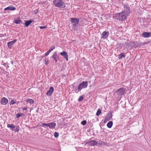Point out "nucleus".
<instances>
[{
	"mask_svg": "<svg viewBox=\"0 0 151 151\" xmlns=\"http://www.w3.org/2000/svg\"><path fill=\"white\" fill-rule=\"evenodd\" d=\"M130 7L127 5L124 4V10L121 12L115 14V18L117 20L121 21L126 20L127 17L129 16L130 13Z\"/></svg>",
	"mask_w": 151,
	"mask_h": 151,
	"instance_id": "f257e3e1",
	"label": "nucleus"
},
{
	"mask_svg": "<svg viewBox=\"0 0 151 151\" xmlns=\"http://www.w3.org/2000/svg\"><path fill=\"white\" fill-rule=\"evenodd\" d=\"M88 85V83L87 81H83L79 85L77 88L76 87H74L75 89L74 91L76 93H78L82 89L86 88Z\"/></svg>",
	"mask_w": 151,
	"mask_h": 151,
	"instance_id": "f03ea898",
	"label": "nucleus"
},
{
	"mask_svg": "<svg viewBox=\"0 0 151 151\" xmlns=\"http://www.w3.org/2000/svg\"><path fill=\"white\" fill-rule=\"evenodd\" d=\"M53 3L54 5L57 7L64 8L65 7V4L63 0H54Z\"/></svg>",
	"mask_w": 151,
	"mask_h": 151,
	"instance_id": "7ed1b4c3",
	"label": "nucleus"
},
{
	"mask_svg": "<svg viewBox=\"0 0 151 151\" xmlns=\"http://www.w3.org/2000/svg\"><path fill=\"white\" fill-rule=\"evenodd\" d=\"M79 21V19L75 18H71L70 19V22L71 23L73 24V26L75 28L77 27Z\"/></svg>",
	"mask_w": 151,
	"mask_h": 151,
	"instance_id": "20e7f679",
	"label": "nucleus"
},
{
	"mask_svg": "<svg viewBox=\"0 0 151 151\" xmlns=\"http://www.w3.org/2000/svg\"><path fill=\"white\" fill-rule=\"evenodd\" d=\"M126 90V89L124 88L123 87L119 89L117 91V93L118 95L119 96L123 95L124 94Z\"/></svg>",
	"mask_w": 151,
	"mask_h": 151,
	"instance_id": "39448f33",
	"label": "nucleus"
},
{
	"mask_svg": "<svg viewBox=\"0 0 151 151\" xmlns=\"http://www.w3.org/2000/svg\"><path fill=\"white\" fill-rule=\"evenodd\" d=\"M109 35V32L104 31L101 34V38H102L104 39H106L108 38Z\"/></svg>",
	"mask_w": 151,
	"mask_h": 151,
	"instance_id": "423d86ee",
	"label": "nucleus"
},
{
	"mask_svg": "<svg viewBox=\"0 0 151 151\" xmlns=\"http://www.w3.org/2000/svg\"><path fill=\"white\" fill-rule=\"evenodd\" d=\"M8 102V100L5 97L3 98L0 101L1 104L3 105H6Z\"/></svg>",
	"mask_w": 151,
	"mask_h": 151,
	"instance_id": "0eeeda50",
	"label": "nucleus"
},
{
	"mask_svg": "<svg viewBox=\"0 0 151 151\" xmlns=\"http://www.w3.org/2000/svg\"><path fill=\"white\" fill-rule=\"evenodd\" d=\"M60 54L63 56L66 59L67 61L68 60V55L67 52L65 51H63L62 52L60 53Z\"/></svg>",
	"mask_w": 151,
	"mask_h": 151,
	"instance_id": "6e6552de",
	"label": "nucleus"
},
{
	"mask_svg": "<svg viewBox=\"0 0 151 151\" xmlns=\"http://www.w3.org/2000/svg\"><path fill=\"white\" fill-rule=\"evenodd\" d=\"M58 56L57 55V53L56 52H54L53 55L51 57L55 60V63H57L58 61L57 59H58Z\"/></svg>",
	"mask_w": 151,
	"mask_h": 151,
	"instance_id": "1a4fd4ad",
	"label": "nucleus"
},
{
	"mask_svg": "<svg viewBox=\"0 0 151 151\" xmlns=\"http://www.w3.org/2000/svg\"><path fill=\"white\" fill-rule=\"evenodd\" d=\"M54 91V88L53 87H50L49 90H48L46 93V94L48 96H51Z\"/></svg>",
	"mask_w": 151,
	"mask_h": 151,
	"instance_id": "9d476101",
	"label": "nucleus"
},
{
	"mask_svg": "<svg viewBox=\"0 0 151 151\" xmlns=\"http://www.w3.org/2000/svg\"><path fill=\"white\" fill-rule=\"evenodd\" d=\"M17 41L16 39L13 40L12 41L9 42L7 43V46L8 47L11 49L12 48V45L15 43Z\"/></svg>",
	"mask_w": 151,
	"mask_h": 151,
	"instance_id": "9b49d317",
	"label": "nucleus"
},
{
	"mask_svg": "<svg viewBox=\"0 0 151 151\" xmlns=\"http://www.w3.org/2000/svg\"><path fill=\"white\" fill-rule=\"evenodd\" d=\"M151 34V33L150 32H144L142 33V36L145 37H148L150 36Z\"/></svg>",
	"mask_w": 151,
	"mask_h": 151,
	"instance_id": "f8f14e48",
	"label": "nucleus"
},
{
	"mask_svg": "<svg viewBox=\"0 0 151 151\" xmlns=\"http://www.w3.org/2000/svg\"><path fill=\"white\" fill-rule=\"evenodd\" d=\"M33 22H34L33 20H25L24 24L26 27H28L30 24Z\"/></svg>",
	"mask_w": 151,
	"mask_h": 151,
	"instance_id": "ddd939ff",
	"label": "nucleus"
},
{
	"mask_svg": "<svg viewBox=\"0 0 151 151\" xmlns=\"http://www.w3.org/2000/svg\"><path fill=\"white\" fill-rule=\"evenodd\" d=\"M56 124L54 122H51L48 123V127L52 129L54 128L56 126Z\"/></svg>",
	"mask_w": 151,
	"mask_h": 151,
	"instance_id": "4468645a",
	"label": "nucleus"
},
{
	"mask_svg": "<svg viewBox=\"0 0 151 151\" xmlns=\"http://www.w3.org/2000/svg\"><path fill=\"white\" fill-rule=\"evenodd\" d=\"M112 117V115L111 114V116L110 115H107V116H106L105 119L104 120V123H106L107 122H108L109 121L111 118Z\"/></svg>",
	"mask_w": 151,
	"mask_h": 151,
	"instance_id": "2eb2a0df",
	"label": "nucleus"
},
{
	"mask_svg": "<svg viewBox=\"0 0 151 151\" xmlns=\"http://www.w3.org/2000/svg\"><path fill=\"white\" fill-rule=\"evenodd\" d=\"M16 8L15 7L13 6H10L5 8L4 10L5 11L7 10H14Z\"/></svg>",
	"mask_w": 151,
	"mask_h": 151,
	"instance_id": "dca6fc26",
	"label": "nucleus"
},
{
	"mask_svg": "<svg viewBox=\"0 0 151 151\" xmlns=\"http://www.w3.org/2000/svg\"><path fill=\"white\" fill-rule=\"evenodd\" d=\"M89 145L91 146H93L96 145L97 144V142L95 140H91L88 142Z\"/></svg>",
	"mask_w": 151,
	"mask_h": 151,
	"instance_id": "f3484780",
	"label": "nucleus"
},
{
	"mask_svg": "<svg viewBox=\"0 0 151 151\" xmlns=\"http://www.w3.org/2000/svg\"><path fill=\"white\" fill-rule=\"evenodd\" d=\"M15 23L16 24H19L21 23L22 21L20 19L19 17L14 20Z\"/></svg>",
	"mask_w": 151,
	"mask_h": 151,
	"instance_id": "a211bd4d",
	"label": "nucleus"
},
{
	"mask_svg": "<svg viewBox=\"0 0 151 151\" xmlns=\"http://www.w3.org/2000/svg\"><path fill=\"white\" fill-rule=\"evenodd\" d=\"M113 122L112 121L109 122L107 124V127L109 128H111L113 125Z\"/></svg>",
	"mask_w": 151,
	"mask_h": 151,
	"instance_id": "6ab92c4d",
	"label": "nucleus"
},
{
	"mask_svg": "<svg viewBox=\"0 0 151 151\" xmlns=\"http://www.w3.org/2000/svg\"><path fill=\"white\" fill-rule=\"evenodd\" d=\"M125 56V55H124V53H122L120 54L119 56V59H122L123 58H124Z\"/></svg>",
	"mask_w": 151,
	"mask_h": 151,
	"instance_id": "aec40b11",
	"label": "nucleus"
},
{
	"mask_svg": "<svg viewBox=\"0 0 151 151\" xmlns=\"http://www.w3.org/2000/svg\"><path fill=\"white\" fill-rule=\"evenodd\" d=\"M27 102H29L30 104H32L34 103V101L33 100L29 99H27Z\"/></svg>",
	"mask_w": 151,
	"mask_h": 151,
	"instance_id": "412c9836",
	"label": "nucleus"
},
{
	"mask_svg": "<svg viewBox=\"0 0 151 151\" xmlns=\"http://www.w3.org/2000/svg\"><path fill=\"white\" fill-rule=\"evenodd\" d=\"M7 127L8 128H14L15 127V126L13 124H8L7 125Z\"/></svg>",
	"mask_w": 151,
	"mask_h": 151,
	"instance_id": "4be33fe9",
	"label": "nucleus"
},
{
	"mask_svg": "<svg viewBox=\"0 0 151 151\" xmlns=\"http://www.w3.org/2000/svg\"><path fill=\"white\" fill-rule=\"evenodd\" d=\"M101 113V111L100 109H99L96 113V115L97 116H99L100 114Z\"/></svg>",
	"mask_w": 151,
	"mask_h": 151,
	"instance_id": "5701e85b",
	"label": "nucleus"
},
{
	"mask_svg": "<svg viewBox=\"0 0 151 151\" xmlns=\"http://www.w3.org/2000/svg\"><path fill=\"white\" fill-rule=\"evenodd\" d=\"M55 48V45H53L50 48V49L48 51L50 52L51 51H52V50H53Z\"/></svg>",
	"mask_w": 151,
	"mask_h": 151,
	"instance_id": "b1692460",
	"label": "nucleus"
},
{
	"mask_svg": "<svg viewBox=\"0 0 151 151\" xmlns=\"http://www.w3.org/2000/svg\"><path fill=\"white\" fill-rule=\"evenodd\" d=\"M54 136L55 137L57 138L58 137L59 134L57 132H55L54 133Z\"/></svg>",
	"mask_w": 151,
	"mask_h": 151,
	"instance_id": "393cba45",
	"label": "nucleus"
},
{
	"mask_svg": "<svg viewBox=\"0 0 151 151\" xmlns=\"http://www.w3.org/2000/svg\"><path fill=\"white\" fill-rule=\"evenodd\" d=\"M83 96H80L79 97V99H78V101H83Z\"/></svg>",
	"mask_w": 151,
	"mask_h": 151,
	"instance_id": "a878e982",
	"label": "nucleus"
},
{
	"mask_svg": "<svg viewBox=\"0 0 151 151\" xmlns=\"http://www.w3.org/2000/svg\"><path fill=\"white\" fill-rule=\"evenodd\" d=\"M86 120H83L81 122V124L83 125H85L86 124Z\"/></svg>",
	"mask_w": 151,
	"mask_h": 151,
	"instance_id": "bb28decb",
	"label": "nucleus"
},
{
	"mask_svg": "<svg viewBox=\"0 0 151 151\" xmlns=\"http://www.w3.org/2000/svg\"><path fill=\"white\" fill-rule=\"evenodd\" d=\"M15 103V102L14 101V100H12L10 102V105L13 104Z\"/></svg>",
	"mask_w": 151,
	"mask_h": 151,
	"instance_id": "cd10ccee",
	"label": "nucleus"
},
{
	"mask_svg": "<svg viewBox=\"0 0 151 151\" xmlns=\"http://www.w3.org/2000/svg\"><path fill=\"white\" fill-rule=\"evenodd\" d=\"M49 60L48 59H47L45 60V65H47L48 64Z\"/></svg>",
	"mask_w": 151,
	"mask_h": 151,
	"instance_id": "c85d7f7f",
	"label": "nucleus"
},
{
	"mask_svg": "<svg viewBox=\"0 0 151 151\" xmlns=\"http://www.w3.org/2000/svg\"><path fill=\"white\" fill-rule=\"evenodd\" d=\"M47 27L46 26H40L39 27V28L41 29H43L44 28H47Z\"/></svg>",
	"mask_w": 151,
	"mask_h": 151,
	"instance_id": "c756f323",
	"label": "nucleus"
},
{
	"mask_svg": "<svg viewBox=\"0 0 151 151\" xmlns=\"http://www.w3.org/2000/svg\"><path fill=\"white\" fill-rule=\"evenodd\" d=\"M124 45L125 47L127 46H129V44L127 42H125Z\"/></svg>",
	"mask_w": 151,
	"mask_h": 151,
	"instance_id": "7c9ffc66",
	"label": "nucleus"
},
{
	"mask_svg": "<svg viewBox=\"0 0 151 151\" xmlns=\"http://www.w3.org/2000/svg\"><path fill=\"white\" fill-rule=\"evenodd\" d=\"M22 114H17L16 115V117L17 118H19L22 115Z\"/></svg>",
	"mask_w": 151,
	"mask_h": 151,
	"instance_id": "2f4dec72",
	"label": "nucleus"
},
{
	"mask_svg": "<svg viewBox=\"0 0 151 151\" xmlns=\"http://www.w3.org/2000/svg\"><path fill=\"white\" fill-rule=\"evenodd\" d=\"M48 126V123H43L42 124V126L45 127V126Z\"/></svg>",
	"mask_w": 151,
	"mask_h": 151,
	"instance_id": "473e14b6",
	"label": "nucleus"
},
{
	"mask_svg": "<svg viewBox=\"0 0 151 151\" xmlns=\"http://www.w3.org/2000/svg\"><path fill=\"white\" fill-rule=\"evenodd\" d=\"M50 52L49 51H47L45 53V54L44 56H47L50 53Z\"/></svg>",
	"mask_w": 151,
	"mask_h": 151,
	"instance_id": "72a5a7b5",
	"label": "nucleus"
},
{
	"mask_svg": "<svg viewBox=\"0 0 151 151\" xmlns=\"http://www.w3.org/2000/svg\"><path fill=\"white\" fill-rule=\"evenodd\" d=\"M106 144H107V142H103L102 143H101V144L103 145H106Z\"/></svg>",
	"mask_w": 151,
	"mask_h": 151,
	"instance_id": "f704fd0d",
	"label": "nucleus"
},
{
	"mask_svg": "<svg viewBox=\"0 0 151 151\" xmlns=\"http://www.w3.org/2000/svg\"><path fill=\"white\" fill-rule=\"evenodd\" d=\"M27 108L26 107H25L22 109V110H27Z\"/></svg>",
	"mask_w": 151,
	"mask_h": 151,
	"instance_id": "c9c22d12",
	"label": "nucleus"
},
{
	"mask_svg": "<svg viewBox=\"0 0 151 151\" xmlns=\"http://www.w3.org/2000/svg\"><path fill=\"white\" fill-rule=\"evenodd\" d=\"M10 63H11L12 65H13L14 63V62H13V61H11Z\"/></svg>",
	"mask_w": 151,
	"mask_h": 151,
	"instance_id": "e433bc0d",
	"label": "nucleus"
},
{
	"mask_svg": "<svg viewBox=\"0 0 151 151\" xmlns=\"http://www.w3.org/2000/svg\"><path fill=\"white\" fill-rule=\"evenodd\" d=\"M5 66H6V65L7 63H5L3 64Z\"/></svg>",
	"mask_w": 151,
	"mask_h": 151,
	"instance_id": "4c0bfd02",
	"label": "nucleus"
},
{
	"mask_svg": "<svg viewBox=\"0 0 151 151\" xmlns=\"http://www.w3.org/2000/svg\"><path fill=\"white\" fill-rule=\"evenodd\" d=\"M134 43H135V42H133V44H134Z\"/></svg>",
	"mask_w": 151,
	"mask_h": 151,
	"instance_id": "58836bf2",
	"label": "nucleus"
},
{
	"mask_svg": "<svg viewBox=\"0 0 151 151\" xmlns=\"http://www.w3.org/2000/svg\"><path fill=\"white\" fill-rule=\"evenodd\" d=\"M7 68H9V66L8 65H7Z\"/></svg>",
	"mask_w": 151,
	"mask_h": 151,
	"instance_id": "ea45409f",
	"label": "nucleus"
},
{
	"mask_svg": "<svg viewBox=\"0 0 151 151\" xmlns=\"http://www.w3.org/2000/svg\"><path fill=\"white\" fill-rule=\"evenodd\" d=\"M3 62H4V61H2V63Z\"/></svg>",
	"mask_w": 151,
	"mask_h": 151,
	"instance_id": "a19ab883",
	"label": "nucleus"
}]
</instances>
